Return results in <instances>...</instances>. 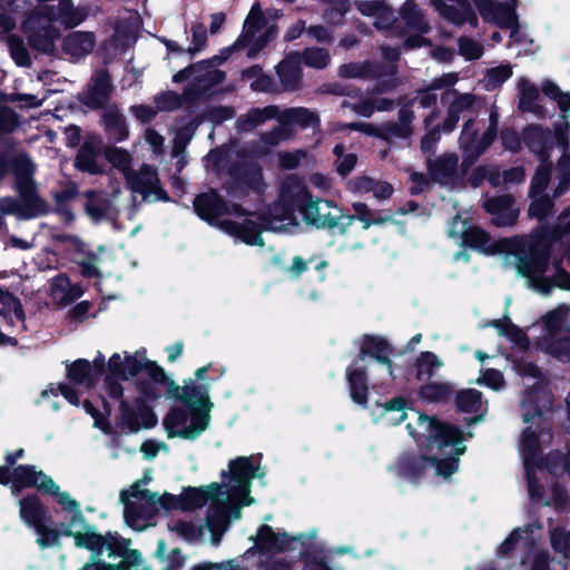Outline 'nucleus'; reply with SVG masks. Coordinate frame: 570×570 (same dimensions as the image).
I'll list each match as a JSON object with an SVG mask.
<instances>
[{
	"mask_svg": "<svg viewBox=\"0 0 570 570\" xmlns=\"http://www.w3.org/2000/svg\"><path fill=\"white\" fill-rule=\"evenodd\" d=\"M265 471L261 456H239L228 463V470L222 471V483H212L202 488H186L179 495L150 492L146 485L153 476L146 471L140 480L121 491L125 522L136 531H142L155 524L159 511H187L208 504L205 525L193 522H177L170 525L189 542L207 541L218 544L233 520L240 518V510L254 503L250 497V482L262 479Z\"/></svg>",
	"mask_w": 570,
	"mask_h": 570,
	"instance_id": "obj_1",
	"label": "nucleus"
},
{
	"mask_svg": "<svg viewBox=\"0 0 570 570\" xmlns=\"http://www.w3.org/2000/svg\"><path fill=\"white\" fill-rule=\"evenodd\" d=\"M166 381V372L147 356L146 348L114 353L107 361V373L99 389L106 412L109 401L119 403V423L129 433L157 424L151 403L160 396L157 385Z\"/></svg>",
	"mask_w": 570,
	"mask_h": 570,
	"instance_id": "obj_2",
	"label": "nucleus"
},
{
	"mask_svg": "<svg viewBox=\"0 0 570 570\" xmlns=\"http://www.w3.org/2000/svg\"><path fill=\"white\" fill-rule=\"evenodd\" d=\"M406 430L429 455H400L387 469L399 484H415L429 470L443 480H450L459 471L460 458L466 451L465 441L472 434L466 435L460 428L422 413L413 414Z\"/></svg>",
	"mask_w": 570,
	"mask_h": 570,
	"instance_id": "obj_3",
	"label": "nucleus"
},
{
	"mask_svg": "<svg viewBox=\"0 0 570 570\" xmlns=\"http://www.w3.org/2000/svg\"><path fill=\"white\" fill-rule=\"evenodd\" d=\"M513 368L523 380L533 381V384L525 383L527 394L521 401L524 409L523 421L529 424L522 433L521 454L523 458L525 478L530 499L538 504H550L551 500L546 497L544 489L538 483L537 473L543 472L540 460L542 446L551 441V434L542 426V413L550 404V396L541 384V371L532 362L524 358L518 360Z\"/></svg>",
	"mask_w": 570,
	"mask_h": 570,
	"instance_id": "obj_4",
	"label": "nucleus"
},
{
	"mask_svg": "<svg viewBox=\"0 0 570 570\" xmlns=\"http://www.w3.org/2000/svg\"><path fill=\"white\" fill-rule=\"evenodd\" d=\"M194 208L202 219L248 246H264V230L289 229L295 225L292 213L279 206L274 212H282V216L267 218L265 212L249 210L235 203L227 205L214 190L197 196Z\"/></svg>",
	"mask_w": 570,
	"mask_h": 570,
	"instance_id": "obj_5",
	"label": "nucleus"
},
{
	"mask_svg": "<svg viewBox=\"0 0 570 570\" xmlns=\"http://www.w3.org/2000/svg\"><path fill=\"white\" fill-rule=\"evenodd\" d=\"M391 347L382 337L365 338L360 355L346 368V381L352 401L365 406L368 385L373 390H383L393 382V368L390 360Z\"/></svg>",
	"mask_w": 570,
	"mask_h": 570,
	"instance_id": "obj_6",
	"label": "nucleus"
},
{
	"mask_svg": "<svg viewBox=\"0 0 570 570\" xmlns=\"http://www.w3.org/2000/svg\"><path fill=\"white\" fill-rule=\"evenodd\" d=\"M278 206L292 213L295 225L291 226L289 229L276 230L277 233H294L299 227V223L294 214L295 206L298 207L307 224L318 228L336 226L337 219L341 216V210L333 206L331 202L313 198L302 180L294 175L284 179L279 200L268 207L265 216L267 218L281 217L282 212H274V208Z\"/></svg>",
	"mask_w": 570,
	"mask_h": 570,
	"instance_id": "obj_7",
	"label": "nucleus"
},
{
	"mask_svg": "<svg viewBox=\"0 0 570 570\" xmlns=\"http://www.w3.org/2000/svg\"><path fill=\"white\" fill-rule=\"evenodd\" d=\"M88 14L87 7H76L72 0H58L56 4H41L33 10L23 22V29L32 48L50 53L59 38V30L52 22L73 28L85 21Z\"/></svg>",
	"mask_w": 570,
	"mask_h": 570,
	"instance_id": "obj_8",
	"label": "nucleus"
},
{
	"mask_svg": "<svg viewBox=\"0 0 570 570\" xmlns=\"http://www.w3.org/2000/svg\"><path fill=\"white\" fill-rule=\"evenodd\" d=\"M16 177L19 199H0V212L17 216L19 219H31L48 212V204L37 194L33 180L36 167L30 158L22 153L8 157Z\"/></svg>",
	"mask_w": 570,
	"mask_h": 570,
	"instance_id": "obj_9",
	"label": "nucleus"
},
{
	"mask_svg": "<svg viewBox=\"0 0 570 570\" xmlns=\"http://www.w3.org/2000/svg\"><path fill=\"white\" fill-rule=\"evenodd\" d=\"M543 539L540 525H527L514 529L497 550V561L481 570H512L524 564L530 554H535L531 570H549L548 557L538 551L539 542Z\"/></svg>",
	"mask_w": 570,
	"mask_h": 570,
	"instance_id": "obj_10",
	"label": "nucleus"
},
{
	"mask_svg": "<svg viewBox=\"0 0 570 570\" xmlns=\"http://www.w3.org/2000/svg\"><path fill=\"white\" fill-rule=\"evenodd\" d=\"M285 138L286 134L284 130L277 128L266 132L256 146L236 151L237 159L229 168L232 181L226 186L227 193L232 199L239 198L245 193L246 188L253 190L259 189L262 173L253 158L266 155L272 147Z\"/></svg>",
	"mask_w": 570,
	"mask_h": 570,
	"instance_id": "obj_11",
	"label": "nucleus"
},
{
	"mask_svg": "<svg viewBox=\"0 0 570 570\" xmlns=\"http://www.w3.org/2000/svg\"><path fill=\"white\" fill-rule=\"evenodd\" d=\"M315 537V531L288 537L285 532H276L272 527L263 524L257 530L256 535L252 537L254 546L244 553V558L259 553V563L265 567V570H292L289 562L277 553L295 549L297 544L305 546L306 540H314Z\"/></svg>",
	"mask_w": 570,
	"mask_h": 570,
	"instance_id": "obj_12",
	"label": "nucleus"
},
{
	"mask_svg": "<svg viewBox=\"0 0 570 570\" xmlns=\"http://www.w3.org/2000/svg\"><path fill=\"white\" fill-rule=\"evenodd\" d=\"M212 371L216 372L218 377L226 372L225 367H215L213 363H208L198 367L193 377L183 380L181 385L166 375V381L161 384L166 385L167 397L183 403L186 407H194L197 411L212 414L215 406L210 396L214 380L208 377Z\"/></svg>",
	"mask_w": 570,
	"mask_h": 570,
	"instance_id": "obj_13",
	"label": "nucleus"
},
{
	"mask_svg": "<svg viewBox=\"0 0 570 570\" xmlns=\"http://www.w3.org/2000/svg\"><path fill=\"white\" fill-rule=\"evenodd\" d=\"M570 306L560 304L543 317L544 334L538 340V348L561 361H570Z\"/></svg>",
	"mask_w": 570,
	"mask_h": 570,
	"instance_id": "obj_14",
	"label": "nucleus"
},
{
	"mask_svg": "<svg viewBox=\"0 0 570 570\" xmlns=\"http://www.w3.org/2000/svg\"><path fill=\"white\" fill-rule=\"evenodd\" d=\"M20 520L33 530L37 543L41 549L58 544V532L52 528V521L47 507L36 494H28L18 501Z\"/></svg>",
	"mask_w": 570,
	"mask_h": 570,
	"instance_id": "obj_15",
	"label": "nucleus"
},
{
	"mask_svg": "<svg viewBox=\"0 0 570 570\" xmlns=\"http://www.w3.org/2000/svg\"><path fill=\"white\" fill-rule=\"evenodd\" d=\"M212 414L194 407L174 406L163 420V426L169 439L180 438L194 441L210 426Z\"/></svg>",
	"mask_w": 570,
	"mask_h": 570,
	"instance_id": "obj_16",
	"label": "nucleus"
},
{
	"mask_svg": "<svg viewBox=\"0 0 570 570\" xmlns=\"http://www.w3.org/2000/svg\"><path fill=\"white\" fill-rule=\"evenodd\" d=\"M449 236L458 244L469 246L483 254L512 252L514 242L501 239L494 242L484 230L472 226L466 218L456 215L449 229Z\"/></svg>",
	"mask_w": 570,
	"mask_h": 570,
	"instance_id": "obj_17",
	"label": "nucleus"
},
{
	"mask_svg": "<svg viewBox=\"0 0 570 570\" xmlns=\"http://www.w3.org/2000/svg\"><path fill=\"white\" fill-rule=\"evenodd\" d=\"M230 50L226 49L224 56L214 57L210 61H203L179 71L173 77V80L175 82L188 81V87L185 89L187 97L205 94L225 79V73L218 70L217 66L227 59Z\"/></svg>",
	"mask_w": 570,
	"mask_h": 570,
	"instance_id": "obj_18",
	"label": "nucleus"
},
{
	"mask_svg": "<svg viewBox=\"0 0 570 570\" xmlns=\"http://www.w3.org/2000/svg\"><path fill=\"white\" fill-rule=\"evenodd\" d=\"M275 36L276 29L274 26L266 24L259 3H254L235 47L248 48V57L254 58Z\"/></svg>",
	"mask_w": 570,
	"mask_h": 570,
	"instance_id": "obj_19",
	"label": "nucleus"
},
{
	"mask_svg": "<svg viewBox=\"0 0 570 570\" xmlns=\"http://www.w3.org/2000/svg\"><path fill=\"white\" fill-rule=\"evenodd\" d=\"M498 119L497 111H492L489 119L490 125L480 138L475 121L472 119L465 121L460 137V146L464 156L463 165H472L493 142L497 137Z\"/></svg>",
	"mask_w": 570,
	"mask_h": 570,
	"instance_id": "obj_20",
	"label": "nucleus"
},
{
	"mask_svg": "<svg viewBox=\"0 0 570 570\" xmlns=\"http://www.w3.org/2000/svg\"><path fill=\"white\" fill-rule=\"evenodd\" d=\"M0 484L10 485L14 495L26 488L35 487L45 493L47 487H52L51 478L35 465H18L12 470L7 465L0 466Z\"/></svg>",
	"mask_w": 570,
	"mask_h": 570,
	"instance_id": "obj_21",
	"label": "nucleus"
},
{
	"mask_svg": "<svg viewBox=\"0 0 570 570\" xmlns=\"http://www.w3.org/2000/svg\"><path fill=\"white\" fill-rule=\"evenodd\" d=\"M474 3L484 21L510 29L512 42L521 40L514 11L515 0L505 3L494 2L493 0H474Z\"/></svg>",
	"mask_w": 570,
	"mask_h": 570,
	"instance_id": "obj_22",
	"label": "nucleus"
},
{
	"mask_svg": "<svg viewBox=\"0 0 570 570\" xmlns=\"http://www.w3.org/2000/svg\"><path fill=\"white\" fill-rule=\"evenodd\" d=\"M414 118L412 111V102L401 107L399 111L397 122H387L380 129L374 128L370 124H350L342 125L340 128H353L355 130L364 131L367 135H379L385 139L390 138H407L412 134L411 122Z\"/></svg>",
	"mask_w": 570,
	"mask_h": 570,
	"instance_id": "obj_23",
	"label": "nucleus"
},
{
	"mask_svg": "<svg viewBox=\"0 0 570 570\" xmlns=\"http://www.w3.org/2000/svg\"><path fill=\"white\" fill-rule=\"evenodd\" d=\"M383 56L389 62L384 70L379 69L371 62H352L340 68V73L346 78H367V77H392L395 73L394 62L399 59L400 52L395 48H384Z\"/></svg>",
	"mask_w": 570,
	"mask_h": 570,
	"instance_id": "obj_24",
	"label": "nucleus"
},
{
	"mask_svg": "<svg viewBox=\"0 0 570 570\" xmlns=\"http://www.w3.org/2000/svg\"><path fill=\"white\" fill-rule=\"evenodd\" d=\"M67 377L69 380L68 385L80 396L83 393H88L97 387L99 373L95 371L90 361L86 358H78L66 365Z\"/></svg>",
	"mask_w": 570,
	"mask_h": 570,
	"instance_id": "obj_25",
	"label": "nucleus"
},
{
	"mask_svg": "<svg viewBox=\"0 0 570 570\" xmlns=\"http://www.w3.org/2000/svg\"><path fill=\"white\" fill-rule=\"evenodd\" d=\"M105 157L112 167L117 168L125 176L127 186L132 193L145 197H150L153 195L150 191L145 189L136 176H132V157L127 150L111 147L106 149Z\"/></svg>",
	"mask_w": 570,
	"mask_h": 570,
	"instance_id": "obj_26",
	"label": "nucleus"
},
{
	"mask_svg": "<svg viewBox=\"0 0 570 570\" xmlns=\"http://www.w3.org/2000/svg\"><path fill=\"white\" fill-rule=\"evenodd\" d=\"M279 86L284 91H296L303 87L302 59L299 52L288 53L276 67Z\"/></svg>",
	"mask_w": 570,
	"mask_h": 570,
	"instance_id": "obj_27",
	"label": "nucleus"
},
{
	"mask_svg": "<svg viewBox=\"0 0 570 570\" xmlns=\"http://www.w3.org/2000/svg\"><path fill=\"white\" fill-rule=\"evenodd\" d=\"M432 6L444 19L460 24L469 21L476 24V17L468 0H432Z\"/></svg>",
	"mask_w": 570,
	"mask_h": 570,
	"instance_id": "obj_28",
	"label": "nucleus"
},
{
	"mask_svg": "<svg viewBox=\"0 0 570 570\" xmlns=\"http://www.w3.org/2000/svg\"><path fill=\"white\" fill-rule=\"evenodd\" d=\"M441 100L449 105L448 117L444 120L443 129L451 131L460 119V114L472 107L474 97L470 94H459L456 90L448 88L443 91Z\"/></svg>",
	"mask_w": 570,
	"mask_h": 570,
	"instance_id": "obj_29",
	"label": "nucleus"
},
{
	"mask_svg": "<svg viewBox=\"0 0 570 570\" xmlns=\"http://www.w3.org/2000/svg\"><path fill=\"white\" fill-rule=\"evenodd\" d=\"M96 46V36L90 31H72L62 40V52L70 60H79L88 56Z\"/></svg>",
	"mask_w": 570,
	"mask_h": 570,
	"instance_id": "obj_30",
	"label": "nucleus"
},
{
	"mask_svg": "<svg viewBox=\"0 0 570 570\" xmlns=\"http://www.w3.org/2000/svg\"><path fill=\"white\" fill-rule=\"evenodd\" d=\"M484 207L497 226H510L515 223L519 215V209L509 195L488 199Z\"/></svg>",
	"mask_w": 570,
	"mask_h": 570,
	"instance_id": "obj_31",
	"label": "nucleus"
},
{
	"mask_svg": "<svg viewBox=\"0 0 570 570\" xmlns=\"http://www.w3.org/2000/svg\"><path fill=\"white\" fill-rule=\"evenodd\" d=\"M112 86L107 72L98 71L82 95V102L90 108L104 106L111 96Z\"/></svg>",
	"mask_w": 570,
	"mask_h": 570,
	"instance_id": "obj_32",
	"label": "nucleus"
},
{
	"mask_svg": "<svg viewBox=\"0 0 570 570\" xmlns=\"http://www.w3.org/2000/svg\"><path fill=\"white\" fill-rule=\"evenodd\" d=\"M414 413L417 412L413 411L412 414L409 416L405 410L404 400L396 397L391 400L386 404L377 405L373 414L376 422H380L386 426H392L400 424L405 419H409L410 422Z\"/></svg>",
	"mask_w": 570,
	"mask_h": 570,
	"instance_id": "obj_33",
	"label": "nucleus"
},
{
	"mask_svg": "<svg viewBox=\"0 0 570 570\" xmlns=\"http://www.w3.org/2000/svg\"><path fill=\"white\" fill-rule=\"evenodd\" d=\"M132 176H136L147 191L153 195L150 197L141 196L144 200L153 202H168L167 193L161 188L158 175L154 168L148 165H142L138 171L132 170Z\"/></svg>",
	"mask_w": 570,
	"mask_h": 570,
	"instance_id": "obj_34",
	"label": "nucleus"
},
{
	"mask_svg": "<svg viewBox=\"0 0 570 570\" xmlns=\"http://www.w3.org/2000/svg\"><path fill=\"white\" fill-rule=\"evenodd\" d=\"M356 7L363 16L371 17L379 29H387L396 21L393 11L383 2L360 1Z\"/></svg>",
	"mask_w": 570,
	"mask_h": 570,
	"instance_id": "obj_35",
	"label": "nucleus"
},
{
	"mask_svg": "<svg viewBox=\"0 0 570 570\" xmlns=\"http://www.w3.org/2000/svg\"><path fill=\"white\" fill-rule=\"evenodd\" d=\"M82 293V288L79 285L71 284L70 279L63 274L56 276L51 282V296L58 304H70L79 298Z\"/></svg>",
	"mask_w": 570,
	"mask_h": 570,
	"instance_id": "obj_36",
	"label": "nucleus"
},
{
	"mask_svg": "<svg viewBox=\"0 0 570 570\" xmlns=\"http://www.w3.org/2000/svg\"><path fill=\"white\" fill-rule=\"evenodd\" d=\"M459 80V76L455 72L444 73L439 78L432 80L428 88L419 94L416 99L423 108H430L435 106L438 96L434 92L438 89H444L453 87Z\"/></svg>",
	"mask_w": 570,
	"mask_h": 570,
	"instance_id": "obj_37",
	"label": "nucleus"
},
{
	"mask_svg": "<svg viewBox=\"0 0 570 570\" xmlns=\"http://www.w3.org/2000/svg\"><path fill=\"white\" fill-rule=\"evenodd\" d=\"M59 394H61L70 404L79 406V395L73 387L68 384H50L41 392L38 403H48L53 411H58L59 404L57 402V397Z\"/></svg>",
	"mask_w": 570,
	"mask_h": 570,
	"instance_id": "obj_38",
	"label": "nucleus"
},
{
	"mask_svg": "<svg viewBox=\"0 0 570 570\" xmlns=\"http://www.w3.org/2000/svg\"><path fill=\"white\" fill-rule=\"evenodd\" d=\"M458 157L448 154L438 158L434 163L429 161V170L432 178L441 184H449L455 176Z\"/></svg>",
	"mask_w": 570,
	"mask_h": 570,
	"instance_id": "obj_39",
	"label": "nucleus"
},
{
	"mask_svg": "<svg viewBox=\"0 0 570 570\" xmlns=\"http://www.w3.org/2000/svg\"><path fill=\"white\" fill-rule=\"evenodd\" d=\"M278 108L276 106H266L264 108H253L246 115L237 120V129L239 131H249L265 122L266 120L276 118Z\"/></svg>",
	"mask_w": 570,
	"mask_h": 570,
	"instance_id": "obj_40",
	"label": "nucleus"
},
{
	"mask_svg": "<svg viewBox=\"0 0 570 570\" xmlns=\"http://www.w3.org/2000/svg\"><path fill=\"white\" fill-rule=\"evenodd\" d=\"M276 118H278L283 126L297 125L302 127H315L318 122L314 112L302 107L288 108L282 112L278 111V116Z\"/></svg>",
	"mask_w": 570,
	"mask_h": 570,
	"instance_id": "obj_41",
	"label": "nucleus"
},
{
	"mask_svg": "<svg viewBox=\"0 0 570 570\" xmlns=\"http://www.w3.org/2000/svg\"><path fill=\"white\" fill-rule=\"evenodd\" d=\"M491 325L497 328L500 335L507 336L508 340L521 351H524L529 347L528 336L521 328L512 324L509 317L495 320Z\"/></svg>",
	"mask_w": 570,
	"mask_h": 570,
	"instance_id": "obj_42",
	"label": "nucleus"
},
{
	"mask_svg": "<svg viewBox=\"0 0 570 570\" xmlns=\"http://www.w3.org/2000/svg\"><path fill=\"white\" fill-rule=\"evenodd\" d=\"M524 140L528 147L535 154H539L541 159H548L546 155L547 145L550 141V131L540 126H530L524 130Z\"/></svg>",
	"mask_w": 570,
	"mask_h": 570,
	"instance_id": "obj_43",
	"label": "nucleus"
},
{
	"mask_svg": "<svg viewBox=\"0 0 570 570\" xmlns=\"http://www.w3.org/2000/svg\"><path fill=\"white\" fill-rule=\"evenodd\" d=\"M242 79L249 83L254 91L271 92L276 88L272 78L263 72L259 66H252L242 72Z\"/></svg>",
	"mask_w": 570,
	"mask_h": 570,
	"instance_id": "obj_44",
	"label": "nucleus"
},
{
	"mask_svg": "<svg viewBox=\"0 0 570 570\" xmlns=\"http://www.w3.org/2000/svg\"><path fill=\"white\" fill-rule=\"evenodd\" d=\"M416 379L429 380L443 366V362L432 352H422L415 360Z\"/></svg>",
	"mask_w": 570,
	"mask_h": 570,
	"instance_id": "obj_45",
	"label": "nucleus"
},
{
	"mask_svg": "<svg viewBox=\"0 0 570 570\" xmlns=\"http://www.w3.org/2000/svg\"><path fill=\"white\" fill-rule=\"evenodd\" d=\"M97 159L98 150L96 144L94 141H87L78 151L76 167L82 171L97 174L99 171Z\"/></svg>",
	"mask_w": 570,
	"mask_h": 570,
	"instance_id": "obj_46",
	"label": "nucleus"
},
{
	"mask_svg": "<svg viewBox=\"0 0 570 570\" xmlns=\"http://www.w3.org/2000/svg\"><path fill=\"white\" fill-rule=\"evenodd\" d=\"M456 405L460 411L466 413H483L487 410V404L482 401V393L474 389L461 391L456 395Z\"/></svg>",
	"mask_w": 570,
	"mask_h": 570,
	"instance_id": "obj_47",
	"label": "nucleus"
},
{
	"mask_svg": "<svg viewBox=\"0 0 570 570\" xmlns=\"http://www.w3.org/2000/svg\"><path fill=\"white\" fill-rule=\"evenodd\" d=\"M401 20L405 22L407 31L424 33L429 31V26L425 22L421 10L411 1H407L401 12Z\"/></svg>",
	"mask_w": 570,
	"mask_h": 570,
	"instance_id": "obj_48",
	"label": "nucleus"
},
{
	"mask_svg": "<svg viewBox=\"0 0 570 570\" xmlns=\"http://www.w3.org/2000/svg\"><path fill=\"white\" fill-rule=\"evenodd\" d=\"M453 393V386L448 382L435 381L420 389V396L428 402H443Z\"/></svg>",
	"mask_w": 570,
	"mask_h": 570,
	"instance_id": "obj_49",
	"label": "nucleus"
},
{
	"mask_svg": "<svg viewBox=\"0 0 570 570\" xmlns=\"http://www.w3.org/2000/svg\"><path fill=\"white\" fill-rule=\"evenodd\" d=\"M0 316L8 317L11 322L23 320V311L19 299L2 289H0Z\"/></svg>",
	"mask_w": 570,
	"mask_h": 570,
	"instance_id": "obj_50",
	"label": "nucleus"
},
{
	"mask_svg": "<svg viewBox=\"0 0 570 570\" xmlns=\"http://www.w3.org/2000/svg\"><path fill=\"white\" fill-rule=\"evenodd\" d=\"M551 176V164L547 161V159H541V164L539 165L530 186V197H535L544 194V190L548 187L549 180Z\"/></svg>",
	"mask_w": 570,
	"mask_h": 570,
	"instance_id": "obj_51",
	"label": "nucleus"
},
{
	"mask_svg": "<svg viewBox=\"0 0 570 570\" xmlns=\"http://www.w3.org/2000/svg\"><path fill=\"white\" fill-rule=\"evenodd\" d=\"M299 55L302 62L309 68L323 69L331 61L330 52L325 48H306Z\"/></svg>",
	"mask_w": 570,
	"mask_h": 570,
	"instance_id": "obj_52",
	"label": "nucleus"
},
{
	"mask_svg": "<svg viewBox=\"0 0 570 570\" xmlns=\"http://www.w3.org/2000/svg\"><path fill=\"white\" fill-rule=\"evenodd\" d=\"M518 88L520 91V108L525 111H535L539 97L537 87L522 78L519 80Z\"/></svg>",
	"mask_w": 570,
	"mask_h": 570,
	"instance_id": "obj_53",
	"label": "nucleus"
},
{
	"mask_svg": "<svg viewBox=\"0 0 570 570\" xmlns=\"http://www.w3.org/2000/svg\"><path fill=\"white\" fill-rule=\"evenodd\" d=\"M106 129L112 139L120 141L127 138L128 129L125 119L117 111H109L104 117Z\"/></svg>",
	"mask_w": 570,
	"mask_h": 570,
	"instance_id": "obj_54",
	"label": "nucleus"
},
{
	"mask_svg": "<svg viewBox=\"0 0 570 570\" xmlns=\"http://www.w3.org/2000/svg\"><path fill=\"white\" fill-rule=\"evenodd\" d=\"M355 184L358 191H372L376 198L381 199L389 198L393 193V187L389 183L375 181L367 177L360 178Z\"/></svg>",
	"mask_w": 570,
	"mask_h": 570,
	"instance_id": "obj_55",
	"label": "nucleus"
},
{
	"mask_svg": "<svg viewBox=\"0 0 570 570\" xmlns=\"http://www.w3.org/2000/svg\"><path fill=\"white\" fill-rule=\"evenodd\" d=\"M559 184L554 189V196H562L570 187V151L564 150L560 157L558 165Z\"/></svg>",
	"mask_w": 570,
	"mask_h": 570,
	"instance_id": "obj_56",
	"label": "nucleus"
},
{
	"mask_svg": "<svg viewBox=\"0 0 570 570\" xmlns=\"http://www.w3.org/2000/svg\"><path fill=\"white\" fill-rule=\"evenodd\" d=\"M51 484L52 487H47L45 494L53 495L63 512L70 513L80 509L79 502L72 499L68 492L61 491L59 485L52 479Z\"/></svg>",
	"mask_w": 570,
	"mask_h": 570,
	"instance_id": "obj_57",
	"label": "nucleus"
},
{
	"mask_svg": "<svg viewBox=\"0 0 570 570\" xmlns=\"http://www.w3.org/2000/svg\"><path fill=\"white\" fill-rule=\"evenodd\" d=\"M512 75L511 67L508 65L499 66L488 70L484 77V87L488 90H493L500 85H502L505 80H508Z\"/></svg>",
	"mask_w": 570,
	"mask_h": 570,
	"instance_id": "obj_58",
	"label": "nucleus"
},
{
	"mask_svg": "<svg viewBox=\"0 0 570 570\" xmlns=\"http://www.w3.org/2000/svg\"><path fill=\"white\" fill-rule=\"evenodd\" d=\"M532 202L529 207V214L531 217H535L538 219H543L548 215L551 214L553 208L552 199L546 195H539L535 197H531Z\"/></svg>",
	"mask_w": 570,
	"mask_h": 570,
	"instance_id": "obj_59",
	"label": "nucleus"
},
{
	"mask_svg": "<svg viewBox=\"0 0 570 570\" xmlns=\"http://www.w3.org/2000/svg\"><path fill=\"white\" fill-rule=\"evenodd\" d=\"M8 47L12 59L16 61L18 66L27 67L30 65L31 59L29 52L21 39L14 36H10L8 38Z\"/></svg>",
	"mask_w": 570,
	"mask_h": 570,
	"instance_id": "obj_60",
	"label": "nucleus"
},
{
	"mask_svg": "<svg viewBox=\"0 0 570 570\" xmlns=\"http://www.w3.org/2000/svg\"><path fill=\"white\" fill-rule=\"evenodd\" d=\"M542 91L557 101L561 111L570 114V94L562 92L557 85L550 81L543 83Z\"/></svg>",
	"mask_w": 570,
	"mask_h": 570,
	"instance_id": "obj_61",
	"label": "nucleus"
},
{
	"mask_svg": "<svg viewBox=\"0 0 570 570\" xmlns=\"http://www.w3.org/2000/svg\"><path fill=\"white\" fill-rule=\"evenodd\" d=\"M334 154L337 157L336 169L342 176L347 175L356 165V156L354 154H345L344 146L338 144L334 147Z\"/></svg>",
	"mask_w": 570,
	"mask_h": 570,
	"instance_id": "obj_62",
	"label": "nucleus"
},
{
	"mask_svg": "<svg viewBox=\"0 0 570 570\" xmlns=\"http://www.w3.org/2000/svg\"><path fill=\"white\" fill-rule=\"evenodd\" d=\"M459 51L465 59L473 60L482 56L483 48L479 42L470 38H460Z\"/></svg>",
	"mask_w": 570,
	"mask_h": 570,
	"instance_id": "obj_63",
	"label": "nucleus"
},
{
	"mask_svg": "<svg viewBox=\"0 0 570 570\" xmlns=\"http://www.w3.org/2000/svg\"><path fill=\"white\" fill-rule=\"evenodd\" d=\"M551 544L557 552L568 556L570 553V531L556 529L551 533Z\"/></svg>",
	"mask_w": 570,
	"mask_h": 570,
	"instance_id": "obj_64",
	"label": "nucleus"
}]
</instances>
